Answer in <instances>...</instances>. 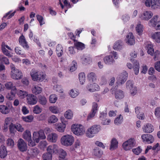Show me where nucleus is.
I'll use <instances>...</instances> for the list:
<instances>
[{
	"mask_svg": "<svg viewBox=\"0 0 160 160\" xmlns=\"http://www.w3.org/2000/svg\"><path fill=\"white\" fill-rule=\"evenodd\" d=\"M72 65L70 67L69 69V71L71 72H73L75 71L77 68V62L75 61H73L72 62Z\"/></svg>",
	"mask_w": 160,
	"mask_h": 160,
	"instance_id": "nucleus-59",
	"label": "nucleus"
},
{
	"mask_svg": "<svg viewBox=\"0 0 160 160\" xmlns=\"http://www.w3.org/2000/svg\"><path fill=\"white\" fill-rule=\"evenodd\" d=\"M17 91L16 87L11 89L10 94H8V98L10 100H12L14 99Z\"/></svg>",
	"mask_w": 160,
	"mask_h": 160,
	"instance_id": "nucleus-31",
	"label": "nucleus"
},
{
	"mask_svg": "<svg viewBox=\"0 0 160 160\" xmlns=\"http://www.w3.org/2000/svg\"><path fill=\"white\" fill-rule=\"evenodd\" d=\"M11 108L8 106L1 105L0 106V112L4 114H7L10 111Z\"/></svg>",
	"mask_w": 160,
	"mask_h": 160,
	"instance_id": "nucleus-18",
	"label": "nucleus"
},
{
	"mask_svg": "<svg viewBox=\"0 0 160 160\" xmlns=\"http://www.w3.org/2000/svg\"><path fill=\"white\" fill-rule=\"evenodd\" d=\"M17 146L19 150L22 152L26 151L27 149V144L22 139L20 138L18 140Z\"/></svg>",
	"mask_w": 160,
	"mask_h": 160,
	"instance_id": "nucleus-8",
	"label": "nucleus"
},
{
	"mask_svg": "<svg viewBox=\"0 0 160 160\" xmlns=\"http://www.w3.org/2000/svg\"><path fill=\"white\" fill-rule=\"evenodd\" d=\"M74 45L78 50H82L85 48L84 44L82 42H78L77 40L76 42H74Z\"/></svg>",
	"mask_w": 160,
	"mask_h": 160,
	"instance_id": "nucleus-23",
	"label": "nucleus"
},
{
	"mask_svg": "<svg viewBox=\"0 0 160 160\" xmlns=\"http://www.w3.org/2000/svg\"><path fill=\"white\" fill-rule=\"evenodd\" d=\"M98 109V105L95 102L92 103V109L91 112L89 113L87 119L88 120L93 118L97 112Z\"/></svg>",
	"mask_w": 160,
	"mask_h": 160,
	"instance_id": "nucleus-12",
	"label": "nucleus"
},
{
	"mask_svg": "<svg viewBox=\"0 0 160 160\" xmlns=\"http://www.w3.org/2000/svg\"><path fill=\"white\" fill-rule=\"evenodd\" d=\"M93 153L95 156L99 157L101 156L102 152L98 148L96 147L94 149Z\"/></svg>",
	"mask_w": 160,
	"mask_h": 160,
	"instance_id": "nucleus-51",
	"label": "nucleus"
},
{
	"mask_svg": "<svg viewBox=\"0 0 160 160\" xmlns=\"http://www.w3.org/2000/svg\"><path fill=\"white\" fill-rule=\"evenodd\" d=\"M100 130V126L99 125L92 126L87 131L86 134L88 138H92L97 134Z\"/></svg>",
	"mask_w": 160,
	"mask_h": 160,
	"instance_id": "nucleus-2",
	"label": "nucleus"
},
{
	"mask_svg": "<svg viewBox=\"0 0 160 160\" xmlns=\"http://www.w3.org/2000/svg\"><path fill=\"white\" fill-rule=\"evenodd\" d=\"M18 42L19 44L21 45L23 48L25 49H28L29 46L28 42L27 41L25 37L22 34L18 39Z\"/></svg>",
	"mask_w": 160,
	"mask_h": 160,
	"instance_id": "nucleus-11",
	"label": "nucleus"
},
{
	"mask_svg": "<svg viewBox=\"0 0 160 160\" xmlns=\"http://www.w3.org/2000/svg\"><path fill=\"white\" fill-rule=\"evenodd\" d=\"M22 119L24 121L28 122H32L33 119V117L32 115H29L26 117H22Z\"/></svg>",
	"mask_w": 160,
	"mask_h": 160,
	"instance_id": "nucleus-54",
	"label": "nucleus"
},
{
	"mask_svg": "<svg viewBox=\"0 0 160 160\" xmlns=\"http://www.w3.org/2000/svg\"><path fill=\"white\" fill-rule=\"evenodd\" d=\"M38 102L41 105H46L47 101L46 98L44 96H40L38 97Z\"/></svg>",
	"mask_w": 160,
	"mask_h": 160,
	"instance_id": "nucleus-41",
	"label": "nucleus"
},
{
	"mask_svg": "<svg viewBox=\"0 0 160 160\" xmlns=\"http://www.w3.org/2000/svg\"><path fill=\"white\" fill-rule=\"evenodd\" d=\"M152 38L157 42H160V32H156L152 36Z\"/></svg>",
	"mask_w": 160,
	"mask_h": 160,
	"instance_id": "nucleus-34",
	"label": "nucleus"
},
{
	"mask_svg": "<svg viewBox=\"0 0 160 160\" xmlns=\"http://www.w3.org/2000/svg\"><path fill=\"white\" fill-rule=\"evenodd\" d=\"M147 48L148 53L152 56L154 53L153 45L152 44H148L147 46Z\"/></svg>",
	"mask_w": 160,
	"mask_h": 160,
	"instance_id": "nucleus-42",
	"label": "nucleus"
},
{
	"mask_svg": "<svg viewBox=\"0 0 160 160\" xmlns=\"http://www.w3.org/2000/svg\"><path fill=\"white\" fill-rule=\"evenodd\" d=\"M67 155L66 152L64 150H62L59 156V160H67L65 158Z\"/></svg>",
	"mask_w": 160,
	"mask_h": 160,
	"instance_id": "nucleus-49",
	"label": "nucleus"
},
{
	"mask_svg": "<svg viewBox=\"0 0 160 160\" xmlns=\"http://www.w3.org/2000/svg\"><path fill=\"white\" fill-rule=\"evenodd\" d=\"M49 109L52 112L54 113H57L58 112L57 107L55 106L50 107Z\"/></svg>",
	"mask_w": 160,
	"mask_h": 160,
	"instance_id": "nucleus-63",
	"label": "nucleus"
},
{
	"mask_svg": "<svg viewBox=\"0 0 160 160\" xmlns=\"http://www.w3.org/2000/svg\"><path fill=\"white\" fill-rule=\"evenodd\" d=\"M155 114L158 118H160V107H158L156 108Z\"/></svg>",
	"mask_w": 160,
	"mask_h": 160,
	"instance_id": "nucleus-64",
	"label": "nucleus"
},
{
	"mask_svg": "<svg viewBox=\"0 0 160 160\" xmlns=\"http://www.w3.org/2000/svg\"><path fill=\"white\" fill-rule=\"evenodd\" d=\"M42 158L43 160H52V155L47 152L43 154Z\"/></svg>",
	"mask_w": 160,
	"mask_h": 160,
	"instance_id": "nucleus-52",
	"label": "nucleus"
},
{
	"mask_svg": "<svg viewBox=\"0 0 160 160\" xmlns=\"http://www.w3.org/2000/svg\"><path fill=\"white\" fill-rule=\"evenodd\" d=\"M135 112L137 114V118L139 119L142 120L144 118V113L141 112V108L137 107L135 108Z\"/></svg>",
	"mask_w": 160,
	"mask_h": 160,
	"instance_id": "nucleus-20",
	"label": "nucleus"
},
{
	"mask_svg": "<svg viewBox=\"0 0 160 160\" xmlns=\"http://www.w3.org/2000/svg\"><path fill=\"white\" fill-rule=\"evenodd\" d=\"M66 127V125L63 122L58 123L57 126V130L60 132H63Z\"/></svg>",
	"mask_w": 160,
	"mask_h": 160,
	"instance_id": "nucleus-32",
	"label": "nucleus"
},
{
	"mask_svg": "<svg viewBox=\"0 0 160 160\" xmlns=\"http://www.w3.org/2000/svg\"><path fill=\"white\" fill-rule=\"evenodd\" d=\"M7 151L6 148L5 146L2 145L1 147V151L0 152V157L2 158H4L7 156Z\"/></svg>",
	"mask_w": 160,
	"mask_h": 160,
	"instance_id": "nucleus-26",
	"label": "nucleus"
},
{
	"mask_svg": "<svg viewBox=\"0 0 160 160\" xmlns=\"http://www.w3.org/2000/svg\"><path fill=\"white\" fill-rule=\"evenodd\" d=\"M18 95L21 98H23L28 96L27 92L20 90H18L17 91Z\"/></svg>",
	"mask_w": 160,
	"mask_h": 160,
	"instance_id": "nucleus-36",
	"label": "nucleus"
},
{
	"mask_svg": "<svg viewBox=\"0 0 160 160\" xmlns=\"http://www.w3.org/2000/svg\"><path fill=\"white\" fill-rule=\"evenodd\" d=\"M79 94V92L75 90L72 89L71 90L70 93H69L71 97L73 98L76 97Z\"/></svg>",
	"mask_w": 160,
	"mask_h": 160,
	"instance_id": "nucleus-58",
	"label": "nucleus"
},
{
	"mask_svg": "<svg viewBox=\"0 0 160 160\" xmlns=\"http://www.w3.org/2000/svg\"><path fill=\"white\" fill-rule=\"evenodd\" d=\"M0 63L5 65H8L10 63L8 58L2 55L0 56Z\"/></svg>",
	"mask_w": 160,
	"mask_h": 160,
	"instance_id": "nucleus-37",
	"label": "nucleus"
},
{
	"mask_svg": "<svg viewBox=\"0 0 160 160\" xmlns=\"http://www.w3.org/2000/svg\"><path fill=\"white\" fill-rule=\"evenodd\" d=\"M23 138L26 140H29L31 138V132L28 130H27L23 133Z\"/></svg>",
	"mask_w": 160,
	"mask_h": 160,
	"instance_id": "nucleus-38",
	"label": "nucleus"
},
{
	"mask_svg": "<svg viewBox=\"0 0 160 160\" xmlns=\"http://www.w3.org/2000/svg\"><path fill=\"white\" fill-rule=\"evenodd\" d=\"M67 35L69 38L71 39L74 42H76L77 41V40L76 39V35H74L72 32H68L67 33Z\"/></svg>",
	"mask_w": 160,
	"mask_h": 160,
	"instance_id": "nucleus-61",
	"label": "nucleus"
},
{
	"mask_svg": "<svg viewBox=\"0 0 160 160\" xmlns=\"http://www.w3.org/2000/svg\"><path fill=\"white\" fill-rule=\"evenodd\" d=\"M30 75L33 80L38 82L42 81L45 78V75L41 74L35 71H32Z\"/></svg>",
	"mask_w": 160,
	"mask_h": 160,
	"instance_id": "nucleus-5",
	"label": "nucleus"
},
{
	"mask_svg": "<svg viewBox=\"0 0 160 160\" xmlns=\"http://www.w3.org/2000/svg\"><path fill=\"white\" fill-rule=\"evenodd\" d=\"M47 152L51 154L57 153L58 152V146L57 145L53 144L49 145L47 149Z\"/></svg>",
	"mask_w": 160,
	"mask_h": 160,
	"instance_id": "nucleus-16",
	"label": "nucleus"
},
{
	"mask_svg": "<svg viewBox=\"0 0 160 160\" xmlns=\"http://www.w3.org/2000/svg\"><path fill=\"white\" fill-rule=\"evenodd\" d=\"M143 131L146 133H150L154 130L153 126L151 124L148 123L142 128Z\"/></svg>",
	"mask_w": 160,
	"mask_h": 160,
	"instance_id": "nucleus-19",
	"label": "nucleus"
},
{
	"mask_svg": "<svg viewBox=\"0 0 160 160\" xmlns=\"http://www.w3.org/2000/svg\"><path fill=\"white\" fill-rule=\"evenodd\" d=\"M133 70L135 72V74L136 75H137L139 71V63L137 61L135 60L134 62V66L133 67Z\"/></svg>",
	"mask_w": 160,
	"mask_h": 160,
	"instance_id": "nucleus-43",
	"label": "nucleus"
},
{
	"mask_svg": "<svg viewBox=\"0 0 160 160\" xmlns=\"http://www.w3.org/2000/svg\"><path fill=\"white\" fill-rule=\"evenodd\" d=\"M64 116L67 119H71L72 117V112L71 110H68L66 112Z\"/></svg>",
	"mask_w": 160,
	"mask_h": 160,
	"instance_id": "nucleus-47",
	"label": "nucleus"
},
{
	"mask_svg": "<svg viewBox=\"0 0 160 160\" xmlns=\"http://www.w3.org/2000/svg\"><path fill=\"white\" fill-rule=\"evenodd\" d=\"M12 12V11L11 10L6 13L5 15L2 18V20L5 21V20H4V19L7 18V19L8 20L11 18L12 17H13L14 15L16 12V11H15L14 12L11 13Z\"/></svg>",
	"mask_w": 160,
	"mask_h": 160,
	"instance_id": "nucleus-30",
	"label": "nucleus"
},
{
	"mask_svg": "<svg viewBox=\"0 0 160 160\" xmlns=\"http://www.w3.org/2000/svg\"><path fill=\"white\" fill-rule=\"evenodd\" d=\"M16 130L20 132H22L24 131V128L19 123H17L15 125Z\"/></svg>",
	"mask_w": 160,
	"mask_h": 160,
	"instance_id": "nucleus-62",
	"label": "nucleus"
},
{
	"mask_svg": "<svg viewBox=\"0 0 160 160\" xmlns=\"http://www.w3.org/2000/svg\"><path fill=\"white\" fill-rule=\"evenodd\" d=\"M118 142L117 139L113 138L111 141V144L110 146V149L113 150L116 149L118 147Z\"/></svg>",
	"mask_w": 160,
	"mask_h": 160,
	"instance_id": "nucleus-21",
	"label": "nucleus"
},
{
	"mask_svg": "<svg viewBox=\"0 0 160 160\" xmlns=\"http://www.w3.org/2000/svg\"><path fill=\"white\" fill-rule=\"evenodd\" d=\"M74 141L73 137L69 135L63 136L61 139V142L62 144L67 146L71 145Z\"/></svg>",
	"mask_w": 160,
	"mask_h": 160,
	"instance_id": "nucleus-3",
	"label": "nucleus"
},
{
	"mask_svg": "<svg viewBox=\"0 0 160 160\" xmlns=\"http://www.w3.org/2000/svg\"><path fill=\"white\" fill-rule=\"evenodd\" d=\"M141 138L143 142L148 144L152 143L154 140L152 136L149 134H143Z\"/></svg>",
	"mask_w": 160,
	"mask_h": 160,
	"instance_id": "nucleus-13",
	"label": "nucleus"
},
{
	"mask_svg": "<svg viewBox=\"0 0 160 160\" xmlns=\"http://www.w3.org/2000/svg\"><path fill=\"white\" fill-rule=\"evenodd\" d=\"M15 51L19 55L23 58L26 57V55L25 54L24 51L21 48L19 47H16L15 48Z\"/></svg>",
	"mask_w": 160,
	"mask_h": 160,
	"instance_id": "nucleus-27",
	"label": "nucleus"
},
{
	"mask_svg": "<svg viewBox=\"0 0 160 160\" xmlns=\"http://www.w3.org/2000/svg\"><path fill=\"white\" fill-rule=\"evenodd\" d=\"M2 50L3 53L6 56L10 58L12 57V55L10 54V52L3 46L2 44Z\"/></svg>",
	"mask_w": 160,
	"mask_h": 160,
	"instance_id": "nucleus-44",
	"label": "nucleus"
},
{
	"mask_svg": "<svg viewBox=\"0 0 160 160\" xmlns=\"http://www.w3.org/2000/svg\"><path fill=\"white\" fill-rule=\"evenodd\" d=\"M42 109L38 106H35L33 110V112L36 114H38L42 112Z\"/></svg>",
	"mask_w": 160,
	"mask_h": 160,
	"instance_id": "nucleus-57",
	"label": "nucleus"
},
{
	"mask_svg": "<svg viewBox=\"0 0 160 160\" xmlns=\"http://www.w3.org/2000/svg\"><path fill=\"white\" fill-rule=\"evenodd\" d=\"M151 4L152 8L155 9L160 4L159 0H151Z\"/></svg>",
	"mask_w": 160,
	"mask_h": 160,
	"instance_id": "nucleus-39",
	"label": "nucleus"
},
{
	"mask_svg": "<svg viewBox=\"0 0 160 160\" xmlns=\"http://www.w3.org/2000/svg\"><path fill=\"white\" fill-rule=\"evenodd\" d=\"M49 101L51 103H55L57 100L58 98L55 94H52L49 97Z\"/></svg>",
	"mask_w": 160,
	"mask_h": 160,
	"instance_id": "nucleus-50",
	"label": "nucleus"
},
{
	"mask_svg": "<svg viewBox=\"0 0 160 160\" xmlns=\"http://www.w3.org/2000/svg\"><path fill=\"white\" fill-rule=\"evenodd\" d=\"M12 70L11 72V75L12 78L15 80L21 79L22 74V72L19 70L15 68L14 66L11 67Z\"/></svg>",
	"mask_w": 160,
	"mask_h": 160,
	"instance_id": "nucleus-6",
	"label": "nucleus"
},
{
	"mask_svg": "<svg viewBox=\"0 0 160 160\" xmlns=\"http://www.w3.org/2000/svg\"><path fill=\"white\" fill-rule=\"evenodd\" d=\"M46 138L44 132L42 129L40 130L38 132H34L33 133V138L37 143L39 142L40 140L44 139Z\"/></svg>",
	"mask_w": 160,
	"mask_h": 160,
	"instance_id": "nucleus-4",
	"label": "nucleus"
},
{
	"mask_svg": "<svg viewBox=\"0 0 160 160\" xmlns=\"http://www.w3.org/2000/svg\"><path fill=\"white\" fill-rule=\"evenodd\" d=\"M153 16L152 13L150 11H146L139 15V17L141 19L148 21Z\"/></svg>",
	"mask_w": 160,
	"mask_h": 160,
	"instance_id": "nucleus-10",
	"label": "nucleus"
},
{
	"mask_svg": "<svg viewBox=\"0 0 160 160\" xmlns=\"http://www.w3.org/2000/svg\"><path fill=\"white\" fill-rule=\"evenodd\" d=\"M134 139L133 138H131L124 142L123 143L122 146L125 150L128 151L132 148L134 145Z\"/></svg>",
	"mask_w": 160,
	"mask_h": 160,
	"instance_id": "nucleus-7",
	"label": "nucleus"
},
{
	"mask_svg": "<svg viewBox=\"0 0 160 160\" xmlns=\"http://www.w3.org/2000/svg\"><path fill=\"white\" fill-rule=\"evenodd\" d=\"M136 29L139 35L142 34L143 32V27L142 25L140 23L138 24L136 27Z\"/></svg>",
	"mask_w": 160,
	"mask_h": 160,
	"instance_id": "nucleus-45",
	"label": "nucleus"
},
{
	"mask_svg": "<svg viewBox=\"0 0 160 160\" xmlns=\"http://www.w3.org/2000/svg\"><path fill=\"white\" fill-rule=\"evenodd\" d=\"M122 122V117L121 115L117 117L114 120V123L116 125H119Z\"/></svg>",
	"mask_w": 160,
	"mask_h": 160,
	"instance_id": "nucleus-53",
	"label": "nucleus"
},
{
	"mask_svg": "<svg viewBox=\"0 0 160 160\" xmlns=\"http://www.w3.org/2000/svg\"><path fill=\"white\" fill-rule=\"evenodd\" d=\"M71 129L73 133L77 136L82 135L85 132L84 127L80 124H73L71 126Z\"/></svg>",
	"mask_w": 160,
	"mask_h": 160,
	"instance_id": "nucleus-1",
	"label": "nucleus"
},
{
	"mask_svg": "<svg viewBox=\"0 0 160 160\" xmlns=\"http://www.w3.org/2000/svg\"><path fill=\"white\" fill-rule=\"evenodd\" d=\"M27 102L28 104L34 105L38 101L37 97L32 94H30L27 96Z\"/></svg>",
	"mask_w": 160,
	"mask_h": 160,
	"instance_id": "nucleus-14",
	"label": "nucleus"
},
{
	"mask_svg": "<svg viewBox=\"0 0 160 160\" xmlns=\"http://www.w3.org/2000/svg\"><path fill=\"white\" fill-rule=\"evenodd\" d=\"M86 89L88 90L91 92H93L95 91H98L99 90V86L95 83L92 84H88L86 86Z\"/></svg>",
	"mask_w": 160,
	"mask_h": 160,
	"instance_id": "nucleus-15",
	"label": "nucleus"
},
{
	"mask_svg": "<svg viewBox=\"0 0 160 160\" xmlns=\"http://www.w3.org/2000/svg\"><path fill=\"white\" fill-rule=\"evenodd\" d=\"M32 92L36 95L40 93L42 91V88L39 87L35 86L32 89Z\"/></svg>",
	"mask_w": 160,
	"mask_h": 160,
	"instance_id": "nucleus-40",
	"label": "nucleus"
},
{
	"mask_svg": "<svg viewBox=\"0 0 160 160\" xmlns=\"http://www.w3.org/2000/svg\"><path fill=\"white\" fill-rule=\"evenodd\" d=\"M115 96L117 99H121L124 97L123 92L120 90H117L115 92Z\"/></svg>",
	"mask_w": 160,
	"mask_h": 160,
	"instance_id": "nucleus-29",
	"label": "nucleus"
},
{
	"mask_svg": "<svg viewBox=\"0 0 160 160\" xmlns=\"http://www.w3.org/2000/svg\"><path fill=\"white\" fill-rule=\"evenodd\" d=\"M81 59L82 63L84 64H89L90 62H92V58L89 55H83Z\"/></svg>",
	"mask_w": 160,
	"mask_h": 160,
	"instance_id": "nucleus-25",
	"label": "nucleus"
},
{
	"mask_svg": "<svg viewBox=\"0 0 160 160\" xmlns=\"http://www.w3.org/2000/svg\"><path fill=\"white\" fill-rule=\"evenodd\" d=\"M79 79L80 83L83 84L85 81V76L84 72L80 73L79 75Z\"/></svg>",
	"mask_w": 160,
	"mask_h": 160,
	"instance_id": "nucleus-46",
	"label": "nucleus"
},
{
	"mask_svg": "<svg viewBox=\"0 0 160 160\" xmlns=\"http://www.w3.org/2000/svg\"><path fill=\"white\" fill-rule=\"evenodd\" d=\"M127 43L130 45H132L135 43L134 36L132 32H129L126 36Z\"/></svg>",
	"mask_w": 160,
	"mask_h": 160,
	"instance_id": "nucleus-17",
	"label": "nucleus"
},
{
	"mask_svg": "<svg viewBox=\"0 0 160 160\" xmlns=\"http://www.w3.org/2000/svg\"><path fill=\"white\" fill-rule=\"evenodd\" d=\"M58 139V135L55 133H52L48 135L47 137L48 140L50 142H55Z\"/></svg>",
	"mask_w": 160,
	"mask_h": 160,
	"instance_id": "nucleus-22",
	"label": "nucleus"
},
{
	"mask_svg": "<svg viewBox=\"0 0 160 160\" xmlns=\"http://www.w3.org/2000/svg\"><path fill=\"white\" fill-rule=\"evenodd\" d=\"M128 76V73L126 71H124L121 73L120 76L117 77V83L118 84H122L124 83L127 80Z\"/></svg>",
	"mask_w": 160,
	"mask_h": 160,
	"instance_id": "nucleus-9",
	"label": "nucleus"
},
{
	"mask_svg": "<svg viewBox=\"0 0 160 160\" xmlns=\"http://www.w3.org/2000/svg\"><path fill=\"white\" fill-rule=\"evenodd\" d=\"M5 86L7 89H11L14 88L15 87L13 85V83L12 82H9L6 83Z\"/></svg>",
	"mask_w": 160,
	"mask_h": 160,
	"instance_id": "nucleus-56",
	"label": "nucleus"
},
{
	"mask_svg": "<svg viewBox=\"0 0 160 160\" xmlns=\"http://www.w3.org/2000/svg\"><path fill=\"white\" fill-rule=\"evenodd\" d=\"M87 78L90 82H94L96 80V75L94 73L91 72L88 74Z\"/></svg>",
	"mask_w": 160,
	"mask_h": 160,
	"instance_id": "nucleus-33",
	"label": "nucleus"
},
{
	"mask_svg": "<svg viewBox=\"0 0 160 160\" xmlns=\"http://www.w3.org/2000/svg\"><path fill=\"white\" fill-rule=\"evenodd\" d=\"M58 120L57 117L54 115L51 116L48 119V122L49 123H53L56 122Z\"/></svg>",
	"mask_w": 160,
	"mask_h": 160,
	"instance_id": "nucleus-55",
	"label": "nucleus"
},
{
	"mask_svg": "<svg viewBox=\"0 0 160 160\" xmlns=\"http://www.w3.org/2000/svg\"><path fill=\"white\" fill-rule=\"evenodd\" d=\"M36 18L37 20L39 22L40 25L41 26L45 23L44 18L42 16L37 14L36 15Z\"/></svg>",
	"mask_w": 160,
	"mask_h": 160,
	"instance_id": "nucleus-48",
	"label": "nucleus"
},
{
	"mask_svg": "<svg viewBox=\"0 0 160 160\" xmlns=\"http://www.w3.org/2000/svg\"><path fill=\"white\" fill-rule=\"evenodd\" d=\"M104 62L107 64H111L113 63L114 60L111 55L107 56L103 59Z\"/></svg>",
	"mask_w": 160,
	"mask_h": 160,
	"instance_id": "nucleus-24",
	"label": "nucleus"
},
{
	"mask_svg": "<svg viewBox=\"0 0 160 160\" xmlns=\"http://www.w3.org/2000/svg\"><path fill=\"white\" fill-rule=\"evenodd\" d=\"M7 144L8 146L12 148L14 145V142L11 138H8L7 141Z\"/></svg>",
	"mask_w": 160,
	"mask_h": 160,
	"instance_id": "nucleus-60",
	"label": "nucleus"
},
{
	"mask_svg": "<svg viewBox=\"0 0 160 160\" xmlns=\"http://www.w3.org/2000/svg\"><path fill=\"white\" fill-rule=\"evenodd\" d=\"M56 52L58 57H61L63 53V48L61 45L58 44L56 48Z\"/></svg>",
	"mask_w": 160,
	"mask_h": 160,
	"instance_id": "nucleus-28",
	"label": "nucleus"
},
{
	"mask_svg": "<svg viewBox=\"0 0 160 160\" xmlns=\"http://www.w3.org/2000/svg\"><path fill=\"white\" fill-rule=\"evenodd\" d=\"M122 48V42L121 40H118L114 43L113 48L115 50H120Z\"/></svg>",
	"mask_w": 160,
	"mask_h": 160,
	"instance_id": "nucleus-35",
	"label": "nucleus"
}]
</instances>
